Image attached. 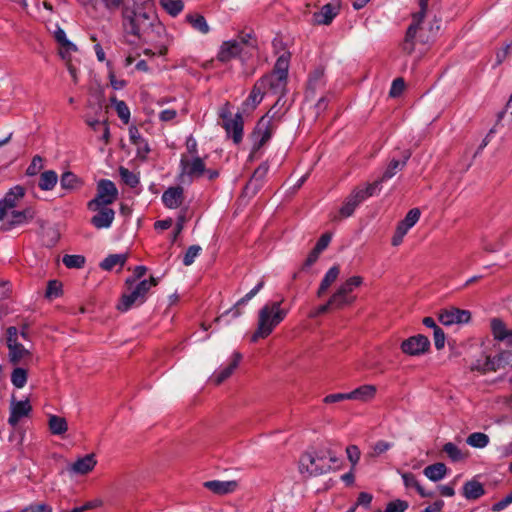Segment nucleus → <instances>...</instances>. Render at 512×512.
Segmentation results:
<instances>
[{
	"label": "nucleus",
	"mask_w": 512,
	"mask_h": 512,
	"mask_svg": "<svg viewBox=\"0 0 512 512\" xmlns=\"http://www.w3.org/2000/svg\"><path fill=\"white\" fill-rule=\"evenodd\" d=\"M123 27L127 34L147 41L153 31L162 30L157 21L154 4L151 0H133L122 11Z\"/></svg>",
	"instance_id": "nucleus-1"
},
{
	"label": "nucleus",
	"mask_w": 512,
	"mask_h": 512,
	"mask_svg": "<svg viewBox=\"0 0 512 512\" xmlns=\"http://www.w3.org/2000/svg\"><path fill=\"white\" fill-rule=\"evenodd\" d=\"M429 0H419L420 10L413 14L401 48L404 53L411 54L415 50V39L422 44L433 41L440 30V21L436 18L429 23L424 21Z\"/></svg>",
	"instance_id": "nucleus-2"
},
{
	"label": "nucleus",
	"mask_w": 512,
	"mask_h": 512,
	"mask_svg": "<svg viewBox=\"0 0 512 512\" xmlns=\"http://www.w3.org/2000/svg\"><path fill=\"white\" fill-rule=\"evenodd\" d=\"M339 461L336 453L330 448L319 449L314 452H305L299 460V471L308 476H320L332 470L331 463Z\"/></svg>",
	"instance_id": "nucleus-3"
},
{
	"label": "nucleus",
	"mask_w": 512,
	"mask_h": 512,
	"mask_svg": "<svg viewBox=\"0 0 512 512\" xmlns=\"http://www.w3.org/2000/svg\"><path fill=\"white\" fill-rule=\"evenodd\" d=\"M282 302L283 299L266 304L259 310L257 329L251 336L252 342L268 337L274 328L285 319L287 310L281 308Z\"/></svg>",
	"instance_id": "nucleus-4"
},
{
	"label": "nucleus",
	"mask_w": 512,
	"mask_h": 512,
	"mask_svg": "<svg viewBox=\"0 0 512 512\" xmlns=\"http://www.w3.org/2000/svg\"><path fill=\"white\" fill-rule=\"evenodd\" d=\"M270 113L271 110L257 122L248 137L250 143L249 160L261 156L260 150L270 140L275 131L273 116H270Z\"/></svg>",
	"instance_id": "nucleus-5"
},
{
	"label": "nucleus",
	"mask_w": 512,
	"mask_h": 512,
	"mask_svg": "<svg viewBox=\"0 0 512 512\" xmlns=\"http://www.w3.org/2000/svg\"><path fill=\"white\" fill-rule=\"evenodd\" d=\"M118 198V189L108 179H101L97 182L96 196L87 204L88 209H97L100 206H108Z\"/></svg>",
	"instance_id": "nucleus-6"
},
{
	"label": "nucleus",
	"mask_w": 512,
	"mask_h": 512,
	"mask_svg": "<svg viewBox=\"0 0 512 512\" xmlns=\"http://www.w3.org/2000/svg\"><path fill=\"white\" fill-rule=\"evenodd\" d=\"M512 361V352L508 350H502L494 357L489 355L485 356V361L476 360L471 366V371H477L481 374H487L488 372H496L497 370L506 367Z\"/></svg>",
	"instance_id": "nucleus-7"
},
{
	"label": "nucleus",
	"mask_w": 512,
	"mask_h": 512,
	"mask_svg": "<svg viewBox=\"0 0 512 512\" xmlns=\"http://www.w3.org/2000/svg\"><path fill=\"white\" fill-rule=\"evenodd\" d=\"M430 345V340L427 336L417 334L402 341L400 348L404 354L420 356L429 351Z\"/></svg>",
	"instance_id": "nucleus-8"
},
{
	"label": "nucleus",
	"mask_w": 512,
	"mask_h": 512,
	"mask_svg": "<svg viewBox=\"0 0 512 512\" xmlns=\"http://www.w3.org/2000/svg\"><path fill=\"white\" fill-rule=\"evenodd\" d=\"M421 212L418 208H413L408 211L405 218L401 220L396 227L395 233L392 237L391 244L393 246H399L404 236L407 234L410 228H412L419 220Z\"/></svg>",
	"instance_id": "nucleus-9"
},
{
	"label": "nucleus",
	"mask_w": 512,
	"mask_h": 512,
	"mask_svg": "<svg viewBox=\"0 0 512 512\" xmlns=\"http://www.w3.org/2000/svg\"><path fill=\"white\" fill-rule=\"evenodd\" d=\"M178 182L182 185H189L195 179L204 176L206 168L204 162H181Z\"/></svg>",
	"instance_id": "nucleus-10"
},
{
	"label": "nucleus",
	"mask_w": 512,
	"mask_h": 512,
	"mask_svg": "<svg viewBox=\"0 0 512 512\" xmlns=\"http://www.w3.org/2000/svg\"><path fill=\"white\" fill-rule=\"evenodd\" d=\"M438 320L445 326L453 324H465L471 320V313L468 310L449 307L439 311Z\"/></svg>",
	"instance_id": "nucleus-11"
},
{
	"label": "nucleus",
	"mask_w": 512,
	"mask_h": 512,
	"mask_svg": "<svg viewBox=\"0 0 512 512\" xmlns=\"http://www.w3.org/2000/svg\"><path fill=\"white\" fill-rule=\"evenodd\" d=\"M31 410L32 407L29 403V400L17 401L15 397L12 396L8 423L12 427H15L21 418L30 414Z\"/></svg>",
	"instance_id": "nucleus-12"
},
{
	"label": "nucleus",
	"mask_w": 512,
	"mask_h": 512,
	"mask_svg": "<svg viewBox=\"0 0 512 512\" xmlns=\"http://www.w3.org/2000/svg\"><path fill=\"white\" fill-rule=\"evenodd\" d=\"M243 52L239 40L224 41L220 46L217 59L222 63H227L234 58L240 57Z\"/></svg>",
	"instance_id": "nucleus-13"
},
{
	"label": "nucleus",
	"mask_w": 512,
	"mask_h": 512,
	"mask_svg": "<svg viewBox=\"0 0 512 512\" xmlns=\"http://www.w3.org/2000/svg\"><path fill=\"white\" fill-rule=\"evenodd\" d=\"M226 134L235 144L241 143L244 133V120L241 113H236L233 119L223 123Z\"/></svg>",
	"instance_id": "nucleus-14"
},
{
	"label": "nucleus",
	"mask_w": 512,
	"mask_h": 512,
	"mask_svg": "<svg viewBox=\"0 0 512 512\" xmlns=\"http://www.w3.org/2000/svg\"><path fill=\"white\" fill-rule=\"evenodd\" d=\"M362 202V195H359L357 190L354 188L352 192L345 198L342 206L339 209V214L335 216L333 220L338 221L343 218L351 217L354 214L356 208Z\"/></svg>",
	"instance_id": "nucleus-15"
},
{
	"label": "nucleus",
	"mask_w": 512,
	"mask_h": 512,
	"mask_svg": "<svg viewBox=\"0 0 512 512\" xmlns=\"http://www.w3.org/2000/svg\"><path fill=\"white\" fill-rule=\"evenodd\" d=\"M97 213L91 218V224L97 229L109 228L115 218V211L108 206H100L97 209H91Z\"/></svg>",
	"instance_id": "nucleus-16"
},
{
	"label": "nucleus",
	"mask_w": 512,
	"mask_h": 512,
	"mask_svg": "<svg viewBox=\"0 0 512 512\" xmlns=\"http://www.w3.org/2000/svg\"><path fill=\"white\" fill-rule=\"evenodd\" d=\"M265 92L268 90L273 94L284 95L287 85V78L277 76L275 74H268L259 80Z\"/></svg>",
	"instance_id": "nucleus-17"
},
{
	"label": "nucleus",
	"mask_w": 512,
	"mask_h": 512,
	"mask_svg": "<svg viewBox=\"0 0 512 512\" xmlns=\"http://www.w3.org/2000/svg\"><path fill=\"white\" fill-rule=\"evenodd\" d=\"M184 200V190L181 186L169 187L162 194V202L169 209L180 207Z\"/></svg>",
	"instance_id": "nucleus-18"
},
{
	"label": "nucleus",
	"mask_w": 512,
	"mask_h": 512,
	"mask_svg": "<svg viewBox=\"0 0 512 512\" xmlns=\"http://www.w3.org/2000/svg\"><path fill=\"white\" fill-rule=\"evenodd\" d=\"M203 486L216 495H227L234 492L238 486L237 482L211 480L203 483Z\"/></svg>",
	"instance_id": "nucleus-19"
},
{
	"label": "nucleus",
	"mask_w": 512,
	"mask_h": 512,
	"mask_svg": "<svg viewBox=\"0 0 512 512\" xmlns=\"http://www.w3.org/2000/svg\"><path fill=\"white\" fill-rule=\"evenodd\" d=\"M356 300V296L348 295L341 289H337L329 298L328 302L332 310H341L351 306Z\"/></svg>",
	"instance_id": "nucleus-20"
},
{
	"label": "nucleus",
	"mask_w": 512,
	"mask_h": 512,
	"mask_svg": "<svg viewBox=\"0 0 512 512\" xmlns=\"http://www.w3.org/2000/svg\"><path fill=\"white\" fill-rule=\"evenodd\" d=\"M338 7L328 3L320 11L313 14V22L318 25H329L338 14Z\"/></svg>",
	"instance_id": "nucleus-21"
},
{
	"label": "nucleus",
	"mask_w": 512,
	"mask_h": 512,
	"mask_svg": "<svg viewBox=\"0 0 512 512\" xmlns=\"http://www.w3.org/2000/svg\"><path fill=\"white\" fill-rule=\"evenodd\" d=\"M265 90L262 87V83L259 81L256 82L254 85L250 95L248 98L243 102V111H253L262 101Z\"/></svg>",
	"instance_id": "nucleus-22"
},
{
	"label": "nucleus",
	"mask_w": 512,
	"mask_h": 512,
	"mask_svg": "<svg viewBox=\"0 0 512 512\" xmlns=\"http://www.w3.org/2000/svg\"><path fill=\"white\" fill-rule=\"evenodd\" d=\"M97 461L93 454H87L82 458L75 461L69 468V470L75 474L84 475L89 473L95 467Z\"/></svg>",
	"instance_id": "nucleus-23"
},
{
	"label": "nucleus",
	"mask_w": 512,
	"mask_h": 512,
	"mask_svg": "<svg viewBox=\"0 0 512 512\" xmlns=\"http://www.w3.org/2000/svg\"><path fill=\"white\" fill-rule=\"evenodd\" d=\"M7 347L9 350V354H8L9 361L13 365H17L22 360L31 357V351L29 349L25 348L18 341L13 344H9Z\"/></svg>",
	"instance_id": "nucleus-24"
},
{
	"label": "nucleus",
	"mask_w": 512,
	"mask_h": 512,
	"mask_svg": "<svg viewBox=\"0 0 512 512\" xmlns=\"http://www.w3.org/2000/svg\"><path fill=\"white\" fill-rule=\"evenodd\" d=\"M376 391V386L365 384L349 392L348 397L350 400L367 402L375 397Z\"/></svg>",
	"instance_id": "nucleus-25"
},
{
	"label": "nucleus",
	"mask_w": 512,
	"mask_h": 512,
	"mask_svg": "<svg viewBox=\"0 0 512 512\" xmlns=\"http://www.w3.org/2000/svg\"><path fill=\"white\" fill-rule=\"evenodd\" d=\"M258 292L254 290H250L245 296L239 299L232 308L225 311L221 316L216 318V322L223 321L227 316L231 315L232 318H237L241 315L240 307L247 304Z\"/></svg>",
	"instance_id": "nucleus-26"
},
{
	"label": "nucleus",
	"mask_w": 512,
	"mask_h": 512,
	"mask_svg": "<svg viewBox=\"0 0 512 512\" xmlns=\"http://www.w3.org/2000/svg\"><path fill=\"white\" fill-rule=\"evenodd\" d=\"M340 274V268L338 265L332 266L324 275L323 279L321 280L320 286L317 290V297H322L329 287L337 280L338 276Z\"/></svg>",
	"instance_id": "nucleus-27"
},
{
	"label": "nucleus",
	"mask_w": 512,
	"mask_h": 512,
	"mask_svg": "<svg viewBox=\"0 0 512 512\" xmlns=\"http://www.w3.org/2000/svg\"><path fill=\"white\" fill-rule=\"evenodd\" d=\"M25 195L24 187L20 185H16L11 188L4 196L2 200H0L7 209L14 208L18 201L22 199Z\"/></svg>",
	"instance_id": "nucleus-28"
},
{
	"label": "nucleus",
	"mask_w": 512,
	"mask_h": 512,
	"mask_svg": "<svg viewBox=\"0 0 512 512\" xmlns=\"http://www.w3.org/2000/svg\"><path fill=\"white\" fill-rule=\"evenodd\" d=\"M241 359H242L241 353L234 352L233 356H232V361L230 362V364L226 368L222 369L217 375H215V377H214L215 384L219 385L222 382H224L227 378H229L232 375V373L234 372V370L237 368V366L239 365V362L241 361Z\"/></svg>",
	"instance_id": "nucleus-29"
},
{
	"label": "nucleus",
	"mask_w": 512,
	"mask_h": 512,
	"mask_svg": "<svg viewBox=\"0 0 512 512\" xmlns=\"http://www.w3.org/2000/svg\"><path fill=\"white\" fill-rule=\"evenodd\" d=\"M144 301H141V297L139 294H136L135 289H132L129 293H124L119 303L117 304V309L121 312H126L132 308L133 305H141Z\"/></svg>",
	"instance_id": "nucleus-30"
},
{
	"label": "nucleus",
	"mask_w": 512,
	"mask_h": 512,
	"mask_svg": "<svg viewBox=\"0 0 512 512\" xmlns=\"http://www.w3.org/2000/svg\"><path fill=\"white\" fill-rule=\"evenodd\" d=\"M483 485L477 480L467 481L463 486V496L469 500H476L484 495Z\"/></svg>",
	"instance_id": "nucleus-31"
},
{
	"label": "nucleus",
	"mask_w": 512,
	"mask_h": 512,
	"mask_svg": "<svg viewBox=\"0 0 512 512\" xmlns=\"http://www.w3.org/2000/svg\"><path fill=\"white\" fill-rule=\"evenodd\" d=\"M268 165L267 162L261 163L254 171L252 177L250 178L249 182L247 183L245 189L246 190H252L253 193H255L259 186L261 180L265 177V175L268 172Z\"/></svg>",
	"instance_id": "nucleus-32"
},
{
	"label": "nucleus",
	"mask_w": 512,
	"mask_h": 512,
	"mask_svg": "<svg viewBox=\"0 0 512 512\" xmlns=\"http://www.w3.org/2000/svg\"><path fill=\"white\" fill-rule=\"evenodd\" d=\"M423 473L431 481L437 482L446 476L447 467L444 463L438 462L425 467Z\"/></svg>",
	"instance_id": "nucleus-33"
},
{
	"label": "nucleus",
	"mask_w": 512,
	"mask_h": 512,
	"mask_svg": "<svg viewBox=\"0 0 512 512\" xmlns=\"http://www.w3.org/2000/svg\"><path fill=\"white\" fill-rule=\"evenodd\" d=\"M128 259V254H110L108 255L101 263L100 267L103 270L110 271L115 266L119 265L120 267H123Z\"/></svg>",
	"instance_id": "nucleus-34"
},
{
	"label": "nucleus",
	"mask_w": 512,
	"mask_h": 512,
	"mask_svg": "<svg viewBox=\"0 0 512 512\" xmlns=\"http://www.w3.org/2000/svg\"><path fill=\"white\" fill-rule=\"evenodd\" d=\"M48 426L53 435H62L68 430L66 419L57 415L49 417Z\"/></svg>",
	"instance_id": "nucleus-35"
},
{
	"label": "nucleus",
	"mask_w": 512,
	"mask_h": 512,
	"mask_svg": "<svg viewBox=\"0 0 512 512\" xmlns=\"http://www.w3.org/2000/svg\"><path fill=\"white\" fill-rule=\"evenodd\" d=\"M186 21L201 34H207L210 31L206 19L200 14H188L186 15Z\"/></svg>",
	"instance_id": "nucleus-36"
},
{
	"label": "nucleus",
	"mask_w": 512,
	"mask_h": 512,
	"mask_svg": "<svg viewBox=\"0 0 512 512\" xmlns=\"http://www.w3.org/2000/svg\"><path fill=\"white\" fill-rule=\"evenodd\" d=\"M58 181L57 173L53 170H47L41 173L38 186L41 190H52Z\"/></svg>",
	"instance_id": "nucleus-37"
},
{
	"label": "nucleus",
	"mask_w": 512,
	"mask_h": 512,
	"mask_svg": "<svg viewBox=\"0 0 512 512\" xmlns=\"http://www.w3.org/2000/svg\"><path fill=\"white\" fill-rule=\"evenodd\" d=\"M85 121H86L87 125L90 126L94 131L101 133L100 138L102 140H105V141L108 140L109 127H108L106 119H104V118L101 119L100 117L97 119L86 118Z\"/></svg>",
	"instance_id": "nucleus-38"
},
{
	"label": "nucleus",
	"mask_w": 512,
	"mask_h": 512,
	"mask_svg": "<svg viewBox=\"0 0 512 512\" xmlns=\"http://www.w3.org/2000/svg\"><path fill=\"white\" fill-rule=\"evenodd\" d=\"M490 326L494 339L498 341H505L509 331V329L506 328L505 323L499 318H493Z\"/></svg>",
	"instance_id": "nucleus-39"
},
{
	"label": "nucleus",
	"mask_w": 512,
	"mask_h": 512,
	"mask_svg": "<svg viewBox=\"0 0 512 512\" xmlns=\"http://www.w3.org/2000/svg\"><path fill=\"white\" fill-rule=\"evenodd\" d=\"M402 479L406 488H415L422 497H430L432 493L425 492L424 488L420 485L416 476L411 472H405L402 474Z\"/></svg>",
	"instance_id": "nucleus-40"
},
{
	"label": "nucleus",
	"mask_w": 512,
	"mask_h": 512,
	"mask_svg": "<svg viewBox=\"0 0 512 512\" xmlns=\"http://www.w3.org/2000/svg\"><path fill=\"white\" fill-rule=\"evenodd\" d=\"M158 284V279L155 277H150L148 280L140 281L135 287L136 294H139L141 297V301L146 300L147 294L152 287H155Z\"/></svg>",
	"instance_id": "nucleus-41"
},
{
	"label": "nucleus",
	"mask_w": 512,
	"mask_h": 512,
	"mask_svg": "<svg viewBox=\"0 0 512 512\" xmlns=\"http://www.w3.org/2000/svg\"><path fill=\"white\" fill-rule=\"evenodd\" d=\"M110 101L114 105L118 117L123 123L128 124L130 120V110L127 104L122 100H118L115 96L111 97Z\"/></svg>",
	"instance_id": "nucleus-42"
},
{
	"label": "nucleus",
	"mask_w": 512,
	"mask_h": 512,
	"mask_svg": "<svg viewBox=\"0 0 512 512\" xmlns=\"http://www.w3.org/2000/svg\"><path fill=\"white\" fill-rule=\"evenodd\" d=\"M289 59H290V54L289 53L282 54L277 59L272 74H275L277 76H281V77L287 78V76H288V68H289Z\"/></svg>",
	"instance_id": "nucleus-43"
},
{
	"label": "nucleus",
	"mask_w": 512,
	"mask_h": 512,
	"mask_svg": "<svg viewBox=\"0 0 512 512\" xmlns=\"http://www.w3.org/2000/svg\"><path fill=\"white\" fill-rule=\"evenodd\" d=\"M162 8L171 16L175 17L182 12L184 3L182 0H160Z\"/></svg>",
	"instance_id": "nucleus-44"
},
{
	"label": "nucleus",
	"mask_w": 512,
	"mask_h": 512,
	"mask_svg": "<svg viewBox=\"0 0 512 512\" xmlns=\"http://www.w3.org/2000/svg\"><path fill=\"white\" fill-rule=\"evenodd\" d=\"M467 444L475 448H484L489 443L488 435L481 432H474L467 437Z\"/></svg>",
	"instance_id": "nucleus-45"
},
{
	"label": "nucleus",
	"mask_w": 512,
	"mask_h": 512,
	"mask_svg": "<svg viewBox=\"0 0 512 512\" xmlns=\"http://www.w3.org/2000/svg\"><path fill=\"white\" fill-rule=\"evenodd\" d=\"M443 452L447 454L453 462H458L465 459L466 454H464L454 443L448 442L444 444L442 448Z\"/></svg>",
	"instance_id": "nucleus-46"
},
{
	"label": "nucleus",
	"mask_w": 512,
	"mask_h": 512,
	"mask_svg": "<svg viewBox=\"0 0 512 512\" xmlns=\"http://www.w3.org/2000/svg\"><path fill=\"white\" fill-rule=\"evenodd\" d=\"M119 174L121 180L129 187L135 188L139 184V176L138 174L128 170L127 168L120 166Z\"/></svg>",
	"instance_id": "nucleus-47"
},
{
	"label": "nucleus",
	"mask_w": 512,
	"mask_h": 512,
	"mask_svg": "<svg viewBox=\"0 0 512 512\" xmlns=\"http://www.w3.org/2000/svg\"><path fill=\"white\" fill-rule=\"evenodd\" d=\"M34 211L31 208L24 209L23 211L12 212V225H20L33 219Z\"/></svg>",
	"instance_id": "nucleus-48"
},
{
	"label": "nucleus",
	"mask_w": 512,
	"mask_h": 512,
	"mask_svg": "<svg viewBox=\"0 0 512 512\" xmlns=\"http://www.w3.org/2000/svg\"><path fill=\"white\" fill-rule=\"evenodd\" d=\"M27 370L21 367L15 368L11 373V382L16 388H23L27 383Z\"/></svg>",
	"instance_id": "nucleus-49"
},
{
	"label": "nucleus",
	"mask_w": 512,
	"mask_h": 512,
	"mask_svg": "<svg viewBox=\"0 0 512 512\" xmlns=\"http://www.w3.org/2000/svg\"><path fill=\"white\" fill-rule=\"evenodd\" d=\"M54 37L56 41L65 49L66 52L77 50L76 45H74L67 39L66 33L62 28L57 27V29L54 32Z\"/></svg>",
	"instance_id": "nucleus-50"
},
{
	"label": "nucleus",
	"mask_w": 512,
	"mask_h": 512,
	"mask_svg": "<svg viewBox=\"0 0 512 512\" xmlns=\"http://www.w3.org/2000/svg\"><path fill=\"white\" fill-rule=\"evenodd\" d=\"M363 282V278L360 276H352L349 279H347L344 283H342L339 286V289H341L344 293L348 295H353L354 289L359 287Z\"/></svg>",
	"instance_id": "nucleus-51"
},
{
	"label": "nucleus",
	"mask_w": 512,
	"mask_h": 512,
	"mask_svg": "<svg viewBox=\"0 0 512 512\" xmlns=\"http://www.w3.org/2000/svg\"><path fill=\"white\" fill-rule=\"evenodd\" d=\"M381 180L377 179L373 183L367 184L365 188L356 187L359 195H362V200L365 201L368 197L373 196L377 190H380Z\"/></svg>",
	"instance_id": "nucleus-52"
},
{
	"label": "nucleus",
	"mask_w": 512,
	"mask_h": 512,
	"mask_svg": "<svg viewBox=\"0 0 512 512\" xmlns=\"http://www.w3.org/2000/svg\"><path fill=\"white\" fill-rule=\"evenodd\" d=\"M63 264L67 267V268H82L85 264V257L82 256V255H64L63 259Z\"/></svg>",
	"instance_id": "nucleus-53"
},
{
	"label": "nucleus",
	"mask_w": 512,
	"mask_h": 512,
	"mask_svg": "<svg viewBox=\"0 0 512 512\" xmlns=\"http://www.w3.org/2000/svg\"><path fill=\"white\" fill-rule=\"evenodd\" d=\"M392 447V443L380 440L372 446V450L366 455L367 458H376Z\"/></svg>",
	"instance_id": "nucleus-54"
},
{
	"label": "nucleus",
	"mask_w": 512,
	"mask_h": 512,
	"mask_svg": "<svg viewBox=\"0 0 512 512\" xmlns=\"http://www.w3.org/2000/svg\"><path fill=\"white\" fill-rule=\"evenodd\" d=\"M62 293V284L57 280H50L47 284L45 296L49 299L57 298Z\"/></svg>",
	"instance_id": "nucleus-55"
},
{
	"label": "nucleus",
	"mask_w": 512,
	"mask_h": 512,
	"mask_svg": "<svg viewBox=\"0 0 512 512\" xmlns=\"http://www.w3.org/2000/svg\"><path fill=\"white\" fill-rule=\"evenodd\" d=\"M409 504L405 500L396 499L387 503L384 512H405Z\"/></svg>",
	"instance_id": "nucleus-56"
},
{
	"label": "nucleus",
	"mask_w": 512,
	"mask_h": 512,
	"mask_svg": "<svg viewBox=\"0 0 512 512\" xmlns=\"http://www.w3.org/2000/svg\"><path fill=\"white\" fill-rule=\"evenodd\" d=\"M201 250L202 248L199 245L190 246L183 257V264L185 266L192 265L195 258L200 254Z\"/></svg>",
	"instance_id": "nucleus-57"
},
{
	"label": "nucleus",
	"mask_w": 512,
	"mask_h": 512,
	"mask_svg": "<svg viewBox=\"0 0 512 512\" xmlns=\"http://www.w3.org/2000/svg\"><path fill=\"white\" fill-rule=\"evenodd\" d=\"M78 182V178L72 172H65L61 176V187L64 189H74Z\"/></svg>",
	"instance_id": "nucleus-58"
},
{
	"label": "nucleus",
	"mask_w": 512,
	"mask_h": 512,
	"mask_svg": "<svg viewBox=\"0 0 512 512\" xmlns=\"http://www.w3.org/2000/svg\"><path fill=\"white\" fill-rule=\"evenodd\" d=\"M406 162H393L391 165L388 166L386 171L383 173L382 177L379 178L381 182H384L390 178H392L398 171H401Z\"/></svg>",
	"instance_id": "nucleus-59"
},
{
	"label": "nucleus",
	"mask_w": 512,
	"mask_h": 512,
	"mask_svg": "<svg viewBox=\"0 0 512 512\" xmlns=\"http://www.w3.org/2000/svg\"><path fill=\"white\" fill-rule=\"evenodd\" d=\"M433 338L436 349H443L445 346L446 337L444 331L440 327L433 330Z\"/></svg>",
	"instance_id": "nucleus-60"
},
{
	"label": "nucleus",
	"mask_w": 512,
	"mask_h": 512,
	"mask_svg": "<svg viewBox=\"0 0 512 512\" xmlns=\"http://www.w3.org/2000/svg\"><path fill=\"white\" fill-rule=\"evenodd\" d=\"M346 453H347V457H348L349 461L351 462L352 466H355L358 463V461L360 459V454H361L358 446L349 445L346 448Z\"/></svg>",
	"instance_id": "nucleus-61"
},
{
	"label": "nucleus",
	"mask_w": 512,
	"mask_h": 512,
	"mask_svg": "<svg viewBox=\"0 0 512 512\" xmlns=\"http://www.w3.org/2000/svg\"><path fill=\"white\" fill-rule=\"evenodd\" d=\"M20 512H52V508L44 503L31 504Z\"/></svg>",
	"instance_id": "nucleus-62"
},
{
	"label": "nucleus",
	"mask_w": 512,
	"mask_h": 512,
	"mask_svg": "<svg viewBox=\"0 0 512 512\" xmlns=\"http://www.w3.org/2000/svg\"><path fill=\"white\" fill-rule=\"evenodd\" d=\"M404 87H405L404 80L402 78H396L392 83V86L390 89V96H392V97L399 96L402 93V91L404 90Z\"/></svg>",
	"instance_id": "nucleus-63"
},
{
	"label": "nucleus",
	"mask_w": 512,
	"mask_h": 512,
	"mask_svg": "<svg viewBox=\"0 0 512 512\" xmlns=\"http://www.w3.org/2000/svg\"><path fill=\"white\" fill-rule=\"evenodd\" d=\"M330 241H331V234L325 233L318 239V241L313 249H315L316 251L321 253L328 247Z\"/></svg>",
	"instance_id": "nucleus-64"
}]
</instances>
